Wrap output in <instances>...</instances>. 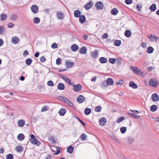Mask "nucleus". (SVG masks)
Returning a JSON list of instances; mask_svg holds the SVG:
<instances>
[{
    "mask_svg": "<svg viewBox=\"0 0 159 159\" xmlns=\"http://www.w3.org/2000/svg\"><path fill=\"white\" fill-rule=\"evenodd\" d=\"M130 69L135 73L142 76H143L144 75V73L139 68L137 67L132 66L131 67Z\"/></svg>",
    "mask_w": 159,
    "mask_h": 159,
    "instance_id": "nucleus-1",
    "label": "nucleus"
},
{
    "mask_svg": "<svg viewBox=\"0 0 159 159\" xmlns=\"http://www.w3.org/2000/svg\"><path fill=\"white\" fill-rule=\"evenodd\" d=\"M30 136L31 138L30 139V141L32 143L36 144L37 145H40V142L37 140L33 134H30Z\"/></svg>",
    "mask_w": 159,
    "mask_h": 159,
    "instance_id": "nucleus-2",
    "label": "nucleus"
},
{
    "mask_svg": "<svg viewBox=\"0 0 159 159\" xmlns=\"http://www.w3.org/2000/svg\"><path fill=\"white\" fill-rule=\"evenodd\" d=\"M59 98L61 101H64L69 106L73 107V104L71 103L66 98L61 96L59 97Z\"/></svg>",
    "mask_w": 159,
    "mask_h": 159,
    "instance_id": "nucleus-3",
    "label": "nucleus"
},
{
    "mask_svg": "<svg viewBox=\"0 0 159 159\" xmlns=\"http://www.w3.org/2000/svg\"><path fill=\"white\" fill-rule=\"evenodd\" d=\"M158 84V81L154 79H152L149 82V85L152 87H156L157 86Z\"/></svg>",
    "mask_w": 159,
    "mask_h": 159,
    "instance_id": "nucleus-4",
    "label": "nucleus"
},
{
    "mask_svg": "<svg viewBox=\"0 0 159 159\" xmlns=\"http://www.w3.org/2000/svg\"><path fill=\"white\" fill-rule=\"evenodd\" d=\"M148 38L152 42H155L158 39V38L153 35H148Z\"/></svg>",
    "mask_w": 159,
    "mask_h": 159,
    "instance_id": "nucleus-5",
    "label": "nucleus"
},
{
    "mask_svg": "<svg viewBox=\"0 0 159 159\" xmlns=\"http://www.w3.org/2000/svg\"><path fill=\"white\" fill-rule=\"evenodd\" d=\"M82 89V86L80 84L75 85L73 86V89L75 92L80 91Z\"/></svg>",
    "mask_w": 159,
    "mask_h": 159,
    "instance_id": "nucleus-6",
    "label": "nucleus"
},
{
    "mask_svg": "<svg viewBox=\"0 0 159 159\" xmlns=\"http://www.w3.org/2000/svg\"><path fill=\"white\" fill-rule=\"evenodd\" d=\"M151 98L153 101L157 102L159 100V97L157 93H153L152 94Z\"/></svg>",
    "mask_w": 159,
    "mask_h": 159,
    "instance_id": "nucleus-7",
    "label": "nucleus"
},
{
    "mask_svg": "<svg viewBox=\"0 0 159 159\" xmlns=\"http://www.w3.org/2000/svg\"><path fill=\"white\" fill-rule=\"evenodd\" d=\"M31 9L32 11L34 13H37L38 12V8L36 5H33Z\"/></svg>",
    "mask_w": 159,
    "mask_h": 159,
    "instance_id": "nucleus-8",
    "label": "nucleus"
},
{
    "mask_svg": "<svg viewBox=\"0 0 159 159\" xmlns=\"http://www.w3.org/2000/svg\"><path fill=\"white\" fill-rule=\"evenodd\" d=\"M20 41V39L17 37L13 36L11 38V42L14 44L18 43Z\"/></svg>",
    "mask_w": 159,
    "mask_h": 159,
    "instance_id": "nucleus-9",
    "label": "nucleus"
},
{
    "mask_svg": "<svg viewBox=\"0 0 159 159\" xmlns=\"http://www.w3.org/2000/svg\"><path fill=\"white\" fill-rule=\"evenodd\" d=\"M95 6L98 9H102L103 7V4L101 2H98L96 3Z\"/></svg>",
    "mask_w": 159,
    "mask_h": 159,
    "instance_id": "nucleus-10",
    "label": "nucleus"
},
{
    "mask_svg": "<svg viewBox=\"0 0 159 159\" xmlns=\"http://www.w3.org/2000/svg\"><path fill=\"white\" fill-rule=\"evenodd\" d=\"M79 21L81 24L84 23L86 21L85 17L84 15H81L79 17Z\"/></svg>",
    "mask_w": 159,
    "mask_h": 159,
    "instance_id": "nucleus-11",
    "label": "nucleus"
},
{
    "mask_svg": "<svg viewBox=\"0 0 159 159\" xmlns=\"http://www.w3.org/2000/svg\"><path fill=\"white\" fill-rule=\"evenodd\" d=\"M100 124L101 126L104 125L106 123V120L104 118H100L99 120Z\"/></svg>",
    "mask_w": 159,
    "mask_h": 159,
    "instance_id": "nucleus-12",
    "label": "nucleus"
},
{
    "mask_svg": "<svg viewBox=\"0 0 159 159\" xmlns=\"http://www.w3.org/2000/svg\"><path fill=\"white\" fill-rule=\"evenodd\" d=\"M17 124L20 127H22L25 124V120H19L18 121Z\"/></svg>",
    "mask_w": 159,
    "mask_h": 159,
    "instance_id": "nucleus-13",
    "label": "nucleus"
},
{
    "mask_svg": "<svg viewBox=\"0 0 159 159\" xmlns=\"http://www.w3.org/2000/svg\"><path fill=\"white\" fill-rule=\"evenodd\" d=\"M84 100V98L82 95L79 96L77 98V101L79 103H81Z\"/></svg>",
    "mask_w": 159,
    "mask_h": 159,
    "instance_id": "nucleus-14",
    "label": "nucleus"
},
{
    "mask_svg": "<svg viewBox=\"0 0 159 159\" xmlns=\"http://www.w3.org/2000/svg\"><path fill=\"white\" fill-rule=\"evenodd\" d=\"M79 48L78 46L76 44H74L72 45L71 47V50L74 52L77 51Z\"/></svg>",
    "mask_w": 159,
    "mask_h": 159,
    "instance_id": "nucleus-15",
    "label": "nucleus"
},
{
    "mask_svg": "<svg viewBox=\"0 0 159 159\" xmlns=\"http://www.w3.org/2000/svg\"><path fill=\"white\" fill-rule=\"evenodd\" d=\"M106 82L107 85H112L114 83V81L112 79L109 78L106 80Z\"/></svg>",
    "mask_w": 159,
    "mask_h": 159,
    "instance_id": "nucleus-16",
    "label": "nucleus"
},
{
    "mask_svg": "<svg viewBox=\"0 0 159 159\" xmlns=\"http://www.w3.org/2000/svg\"><path fill=\"white\" fill-rule=\"evenodd\" d=\"M93 5V2L90 1L84 6L86 10H89Z\"/></svg>",
    "mask_w": 159,
    "mask_h": 159,
    "instance_id": "nucleus-17",
    "label": "nucleus"
},
{
    "mask_svg": "<svg viewBox=\"0 0 159 159\" xmlns=\"http://www.w3.org/2000/svg\"><path fill=\"white\" fill-rule=\"evenodd\" d=\"M57 17L59 19H61L64 17L63 14L61 12H57Z\"/></svg>",
    "mask_w": 159,
    "mask_h": 159,
    "instance_id": "nucleus-18",
    "label": "nucleus"
},
{
    "mask_svg": "<svg viewBox=\"0 0 159 159\" xmlns=\"http://www.w3.org/2000/svg\"><path fill=\"white\" fill-rule=\"evenodd\" d=\"M79 52L81 54H86L87 52V48L85 47H82L80 49Z\"/></svg>",
    "mask_w": 159,
    "mask_h": 159,
    "instance_id": "nucleus-19",
    "label": "nucleus"
},
{
    "mask_svg": "<svg viewBox=\"0 0 159 159\" xmlns=\"http://www.w3.org/2000/svg\"><path fill=\"white\" fill-rule=\"evenodd\" d=\"M129 86L130 87H132L133 89H136L137 88V85L136 84L134 83L133 81H130L129 83Z\"/></svg>",
    "mask_w": 159,
    "mask_h": 159,
    "instance_id": "nucleus-20",
    "label": "nucleus"
},
{
    "mask_svg": "<svg viewBox=\"0 0 159 159\" xmlns=\"http://www.w3.org/2000/svg\"><path fill=\"white\" fill-rule=\"evenodd\" d=\"M81 14L80 11L78 10H76L74 11V16L76 17H78L80 16Z\"/></svg>",
    "mask_w": 159,
    "mask_h": 159,
    "instance_id": "nucleus-21",
    "label": "nucleus"
},
{
    "mask_svg": "<svg viewBox=\"0 0 159 159\" xmlns=\"http://www.w3.org/2000/svg\"><path fill=\"white\" fill-rule=\"evenodd\" d=\"M157 106L155 105H153L151 107L150 110L152 112H154L157 110Z\"/></svg>",
    "mask_w": 159,
    "mask_h": 159,
    "instance_id": "nucleus-22",
    "label": "nucleus"
},
{
    "mask_svg": "<svg viewBox=\"0 0 159 159\" xmlns=\"http://www.w3.org/2000/svg\"><path fill=\"white\" fill-rule=\"evenodd\" d=\"M17 139L19 140H23L25 139V136L22 134H19L17 136Z\"/></svg>",
    "mask_w": 159,
    "mask_h": 159,
    "instance_id": "nucleus-23",
    "label": "nucleus"
},
{
    "mask_svg": "<svg viewBox=\"0 0 159 159\" xmlns=\"http://www.w3.org/2000/svg\"><path fill=\"white\" fill-rule=\"evenodd\" d=\"M74 64V63L69 62L68 61H66V66L67 68H69L72 67Z\"/></svg>",
    "mask_w": 159,
    "mask_h": 159,
    "instance_id": "nucleus-24",
    "label": "nucleus"
},
{
    "mask_svg": "<svg viewBox=\"0 0 159 159\" xmlns=\"http://www.w3.org/2000/svg\"><path fill=\"white\" fill-rule=\"evenodd\" d=\"M66 111L64 109H61L59 111V112L60 115L63 116L66 113Z\"/></svg>",
    "mask_w": 159,
    "mask_h": 159,
    "instance_id": "nucleus-25",
    "label": "nucleus"
},
{
    "mask_svg": "<svg viewBox=\"0 0 159 159\" xmlns=\"http://www.w3.org/2000/svg\"><path fill=\"white\" fill-rule=\"evenodd\" d=\"M58 88L60 90H63L65 88V85L63 83H59L58 85Z\"/></svg>",
    "mask_w": 159,
    "mask_h": 159,
    "instance_id": "nucleus-26",
    "label": "nucleus"
},
{
    "mask_svg": "<svg viewBox=\"0 0 159 159\" xmlns=\"http://www.w3.org/2000/svg\"><path fill=\"white\" fill-rule=\"evenodd\" d=\"M156 9V6L155 4H153L150 7V9L152 11H154Z\"/></svg>",
    "mask_w": 159,
    "mask_h": 159,
    "instance_id": "nucleus-27",
    "label": "nucleus"
},
{
    "mask_svg": "<svg viewBox=\"0 0 159 159\" xmlns=\"http://www.w3.org/2000/svg\"><path fill=\"white\" fill-rule=\"evenodd\" d=\"M40 19L38 17H35L33 19L34 23L36 24H39L40 22Z\"/></svg>",
    "mask_w": 159,
    "mask_h": 159,
    "instance_id": "nucleus-28",
    "label": "nucleus"
},
{
    "mask_svg": "<svg viewBox=\"0 0 159 159\" xmlns=\"http://www.w3.org/2000/svg\"><path fill=\"white\" fill-rule=\"evenodd\" d=\"M125 34L126 37H129L131 35V32L129 30H127L125 31Z\"/></svg>",
    "mask_w": 159,
    "mask_h": 159,
    "instance_id": "nucleus-29",
    "label": "nucleus"
},
{
    "mask_svg": "<svg viewBox=\"0 0 159 159\" xmlns=\"http://www.w3.org/2000/svg\"><path fill=\"white\" fill-rule=\"evenodd\" d=\"M62 78L65 80L67 83H69V84L72 85L71 83V80L69 78L65 76L62 77Z\"/></svg>",
    "mask_w": 159,
    "mask_h": 159,
    "instance_id": "nucleus-30",
    "label": "nucleus"
},
{
    "mask_svg": "<svg viewBox=\"0 0 159 159\" xmlns=\"http://www.w3.org/2000/svg\"><path fill=\"white\" fill-rule=\"evenodd\" d=\"M98 54V52L96 50L93 51L91 53V55L94 58H96Z\"/></svg>",
    "mask_w": 159,
    "mask_h": 159,
    "instance_id": "nucleus-31",
    "label": "nucleus"
},
{
    "mask_svg": "<svg viewBox=\"0 0 159 159\" xmlns=\"http://www.w3.org/2000/svg\"><path fill=\"white\" fill-rule=\"evenodd\" d=\"M153 48L151 46H150L147 49V52L148 53H151L153 51Z\"/></svg>",
    "mask_w": 159,
    "mask_h": 159,
    "instance_id": "nucleus-32",
    "label": "nucleus"
},
{
    "mask_svg": "<svg viewBox=\"0 0 159 159\" xmlns=\"http://www.w3.org/2000/svg\"><path fill=\"white\" fill-rule=\"evenodd\" d=\"M99 60L102 63H106L107 61V59L104 57H102L99 58Z\"/></svg>",
    "mask_w": 159,
    "mask_h": 159,
    "instance_id": "nucleus-33",
    "label": "nucleus"
},
{
    "mask_svg": "<svg viewBox=\"0 0 159 159\" xmlns=\"http://www.w3.org/2000/svg\"><path fill=\"white\" fill-rule=\"evenodd\" d=\"M91 110L89 108H86L84 111V113L85 115H89L91 112Z\"/></svg>",
    "mask_w": 159,
    "mask_h": 159,
    "instance_id": "nucleus-34",
    "label": "nucleus"
},
{
    "mask_svg": "<svg viewBox=\"0 0 159 159\" xmlns=\"http://www.w3.org/2000/svg\"><path fill=\"white\" fill-rule=\"evenodd\" d=\"M73 148L72 146H70L67 148V151L70 153H71L73 152Z\"/></svg>",
    "mask_w": 159,
    "mask_h": 159,
    "instance_id": "nucleus-35",
    "label": "nucleus"
},
{
    "mask_svg": "<svg viewBox=\"0 0 159 159\" xmlns=\"http://www.w3.org/2000/svg\"><path fill=\"white\" fill-rule=\"evenodd\" d=\"M1 20H5L7 18V16L5 13H2L0 16Z\"/></svg>",
    "mask_w": 159,
    "mask_h": 159,
    "instance_id": "nucleus-36",
    "label": "nucleus"
},
{
    "mask_svg": "<svg viewBox=\"0 0 159 159\" xmlns=\"http://www.w3.org/2000/svg\"><path fill=\"white\" fill-rule=\"evenodd\" d=\"M121 132L122 134H124L127 130V128L126 127H122L120 128Z\"/></svg>",
    "mask_w": 159,
    "mask_h": 159,
    "instance_id": "nucleus-37",
    "label": "nucleus"
},
{
    "mask_svg": "<svg viewBox=\"0 0 159 159\" xmlns=\"http://www.w3.org/2000/svg\"><path fill=\"white\" fill-rule=\"evenodd\" d=\"M124 83V81L122 80H119L115 84L117 86L122 84Z\"/></svg>",
    "mask_w": 159,
    "mask_h": 159,
    "instance_id": "nucleus-38",
    "label": "nucleus"
},
{
    "mask_svg": "<svg viewBox=\"0 0 159 159\" xmlns=\"http://www.w3.org/2000/svg\"><path fill=\"white\" fill-rule=\"evenodd\" d=\"M118 12V11L115 8H114L111 11V13L113 15H116Z\"/></svg>",
    "mask_w": 159,
    "mask_h": 159,
    "instance_id": "nucleus-39",
    "label": "nucleus"
},
{
    "mask_svg": "<svg viewBox=\"0 0 159 159\" xmlns=\"http://www.w3.org/2000/svg\"><path fill=\"white\" fill-rule=\"evenodd\" d=\"M32 62V60L31 59L29 58L26 60L25 61V63L27 65H30Z\"/></svg>",
    "mask_w": 159,
    "mask_h": 159,
    "instance_id": "nucleus-40",
    "label": "nucleus"
},
{
    "mask_svg": "<svg viewBox=\"0 0 159 159\" xmlns=\"http://www.w3.org/2000/svg\"><path fill=\"white\" fill-rule=\"evenodd\" d=\"M129 143H132L134 141V139L131 137H129L127 139Z\"/></svg>",
    "mask_w": 159,
    "mask_h": 159,
    "instance_id": "nucleus-41",
    "label": "nucleus"
},
{
    "mask_svg": "<svg viewBox=\"0 0 159 159\" xmlns=\"http://www.w3.org/2000/svg\"><path fill=\"white\" fill-rule=\"evenodd\" d=\"M114 44L117 46H119L121 44V41L120 40H116L114 42Z\"/></svg>",
    "mask_w": 159,
    "mask_h": 159,
    "instance_id": "nucleus-42",
    "label": "nucleus"
},
{
    "mask_svg": "<svg viewBox=\"0 0 159 159\" xmlns=\"http://www.w3.org/2000/svg\"><path fill=\"white\" fill-rule=\"evenodd\" d=\"M16 149L18 152H20L22 151L23 148L21 146L18 145L16 147Z\"/></svg>",
    "mask_w": 159,
    "mask_h": 159,
    "instance_id": "nucleus-43",
    "label": "nucleus"
},
{
    "mask_svg": "<svg viewBox=\"0 0 159 159\" xmlns=\"http://www.w3.org/2000/svg\"><path fill=\"white\" fill-rule=\"evenodd\" d=\"M7 159H13V155L11 154H8L6 156Z\"/></svg>",
    "mask_w": 159,
    "mask_h": 159,
    "instance_id": "nucleus-44",
    "label": "nucleus"
},
{
    "mask_svg": "<svg viewBox=\"0 0 159 159\" xmlns=\"http://www.w3.org/2000/svg\"><path fill=\"white\" fill-rule=\"evenodd\" d=\"M61 62V59L60 58H58L56 60V64L59 65Z\"/></svg>",
    "mask_w": 159,
    "mask_h": 159,
    "instance_id": "nucleus-45",
    "label": "nucleus"
},
{
    "mask_svg": "<svg viewBox=\"0 0 159 159\" xmlns=\"http://www.w3.org/2000/svg\"><path fill=\"white\" fill-rule=\"evenodd\" d=\"M125 119V118L124 117H122L120 118H119L116 120V122L118 123H119L120 122L122 121Z\"/></svg>",
    "mask_w": 159,
    "mask_h": 159,
    "instance_id": "nucleus-46",
    "label": "nucleus"
},
{
    "mask_svg": "<svg viewBox=\"0 0 159 159\" xmlns=\"http://www.w3.org/2000/svg\"><path fill=\"white\" fill-rule=\"evenodd\" d=\"M102 109L101 107H97L95 108V111L97 112H100Z\"/></svg>",
    "mask_w": 159,
    "mask_h": 159,
    "instance_id": "nucleus-47",
    "label": "nucleus"
},
{
    "mask_svg": "<svg viewBox=\"0 0 159 159\" xmlns=\"http://www.w3.org/2000/svg\"><path fill=\"white\" fill-rule=\"evenodd\" d=\"M40 60L41 62H44L45 61L46 59L43 56H42L40 58Z\"/></svg>",
    "mask_w": 159,
    "mask_h": 159,
    "instance_id": "nucleus-48",
    "label": "nucleus"
},
{
    "mask_svg": "<svg viewBox=\"0 0 159 159\" xmlns=\"http://www.w3.org/2000/svg\"><path fill=\"white\" fill-rule=\"evenodd\" d=\"M109 62L112 64H114L116 62V60L115 58H110Z\"/></svg>",
    "mask_w": 159,
    "mask_h": 159,
    "instance_id": "nucleus-49",
    "label": "nucleus"
},
{
    "mask_svg": "<svg viewBox=\"0 0 159 159\" xmlns=\"http://www.w3.org/2000/svg\"><path fill=\"white\" fill-rule=\"evenodd\" d=\"M48 109V106H44L41 109V111L43 112L46 110H47Z\"/></svg>",
    "mask_w": 159,
    "mask_h": 159,
    "instance_id": "nucleus-50",
    "label": "nucleus"
},
{
    "mask_svg": "<svg viewBox=\"0 0 159 159\" xmlns=\"http://www.w3.org/2000/svg\"><path fill=\"white\" fill-rule=\"evenodd\" d=\"M17 18V16L16 15H12L11 17V19L12 20H15Z\"/></svg>",
    "mask_w": 159,
    "mask_h": 159,
    "instance_id": "nucleus-51",
    "label": "nucleus"
},
{
    "mask_svg": "<svg viewBox=\"0 0 159 159\" xmlns=\"http://www.w3.org/2000/svg\"><path fill=\"white\" fill-rule=\"evenodd\" d=\"M47 84L49 86H53V83L52 81L50 80L48 82Z\"/></svg>",
    "mask_w": 159,
    "mask_h": 159,
    "instance_id": "nucleus-52",
    "label": "nucleus"
},
{
    "mask_svg": "<svg viewBox=\"0 0 159 159\" xmlns=\"http://www.w3.org/2000/svg\"><path fill=\"white\" fill-rule=\"evenodd\" d=\"M101 86L102 87L104 88L105 87H107V85L106 84L105 81L103 82L101 84Z\"/></svg>",
    "mask_w": 159,
    "mask_h": 159,
    "instance_id": "nucleus-53",
    "label": "nucleus"
},
{
    "mask_svg": "<svg viewBox=\"0 0 159 159\" xmlns=\"http://www.w3.org/2000/svg\"><path fill=\"white\" fill-rule=\"evenodd\" d=\"M49 141L52 143H54L55 142L54 139L52 138H50L49 139Z\"/></svg>",
    "mask_w": 159,
    "mask_h": 159,
    "instance_id": "nucleus-54",
    "label": "nucleus"
},
{
    "mask_svg": "<svg viewBox=\"0 0 159 159\" xmlns=\"http://www.w3.org/2000/svg\"><path fill=\"white\" fill-rule=\"evenodd\" d=\"M154 67L152 66H151L147 68V70L148 72L152 71L154 69Z\"/></svg>",
    "mask_w": 159,
    "mask_h": 159,
    "instance_id": "nucleus-55",
    "label": "nucleus"
},
{
    "mask_svg": "<svg viewBox=\"0 0 159 159\" xmlns=\"http://www.w3.org/2000/svg\"><path fill=\"white\" fill-rule=\"evenodd\" d=\"M141 46L143 48H145L147 46V43H145L142 42L140 44Z\"/></svg>",
    "mask_w": 159,
    "mask_h": 159,
    "instance_id": "nucleus-56",
    "label": "nucleus"
},
{
    "mask_svg": "<svg viewBox=\"0 0 159 159\" xmlns=\"http://www.w3.org/2000/svg\"><path fill=\"white\" fill-rule=\"evenodd\" d=\"M125 2L127 4H129L132 3V0H125Z\"/></svg>",
    "mask_w": 159,
    "mask_h": 159,
    "instance_id": "nucleus-57",
    "label": "nucleus"
},
{
    "mask_svg": "<svg viewBox=\"0 0 159 159\" xmlns=\"http://www.w3.org/2000/svg\"><path fill=\"white\" fill-rule=\"evenodd\" d=\"M57 45L56 43H54L51 45V47L52 48H57Z\"/></svg>",
    "mask_w": 159,
    "mask_h": 159,
    "instance_id": "nucleus-58",
    "label": "nucleus"
},
{
    "mask_svg": "<svg viewBox=\"0 0 159 159\" xmlns=\"http://www.w3.org/2000/svg\"><path fill=\"white\" fill-rule=\"evenodd\" d=\"M131 115L137 119H139L140 118V116L138 115H135L134 114H133Z\"/></svg>",
    "mask_w": 159,
    "mask_h": 159,
    "instance_id": "nucleus-59",
    "label": "nucleus"
},
{
    "mask_svg": "<svg viewBox=\"0 0 159 159\" xmlns=\"http://www.w3.org/2000/svg\"><path fill=\"white\" fill-rule=\"evenodd\" d=\"M14 26V24L12 23H9L7 24V26L9 28H12Z\"/></svg>",
    "mask_w": 159,
    "mask_h": 159,
    "instance_id": "nucleus-60",
    "label": "nucleus"
},
{
    "mask_svg": "<svg viewBox=\"0 0 159 159\" xmlns=\"http://www.w3.org/2000/svg\"><path fill=\"white\" fill-rule=\"evenodd\" d=\"M86 135L84 134H81L80 138L82 139L83 140L86 138Z\"/></svg>",
    "mask_w": 159,
    "mask_h": 159,
    "instance_id": "nucleus-61",
    "label": "nucleus"
},
{
    "mask_svg": "<svg viewBox=\"0 0 159 159\" xmlns=\"http://www.w3.org/2000/svg\"><path fill=\"white\" fill-rule=\"evenodd\" d=\"M56 149L57 150V152L54 153V154L57 155L60 153V149L59 148L57 147Z\"/></svg>",
    "mask_w": 159,
    "mask_h": 159,
    "instance_id": "nucleus-62",
    "label": "nucleus"
},
{
    "mask_svg": "<svg viewBox=\"0 0 159 159\" xmlns=\"http://www.w3.org/2000/svg\"><path fill=\"white\" fill-rule=\"evenodd\" d=\"M4 30V27L3 26L0 27V34H2Z\"/></svg>",
    "mask_w": 159,
    "mask_h": 159,
    "instance_id": "nucleus-63",
    "label": "nucleus"
},
{
    "mask_svg": "<svg viewBox=\"0 0 159 159\" xmlns=\"http://www.w3.org/2000/svg\"><path fill=\"white\" fill-rule=\"evenodd\" d=\"M108 36V34L107 33L104 34L102 36V38L106 39Z\"/></svg>",
    "mask_w": 159,
    "mask_h": 159,
    "instance_id": "nucleus-64",
    "label": "nucleus"
}]
</instances>
